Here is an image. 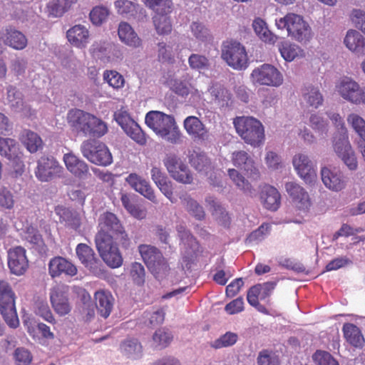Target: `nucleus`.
Wrapping results in <instances>:
<instances>
[{"mask_svg": "<svg viewBox=\"0 0 365 365\" xmlns=\"http://www.w3.org/2000/svg\"><path fill=\"white\" fill-rule=\"evenodd\" d=\"M67 119L73 130L85 137L99 138L108 131L107 125L101 118L80 109L71 110Z\"/></svg>", "mask_w": 365, "mask_h": 365, "instance_id": "nucleus-1", "label": "nucleus"}, {"mask_svg": "<svg viewBox=\"0 0 365 365\" xmlns=\"http://www.w3.org/2000/svg\"><path fill=\"white\" fill-rule=\"evenodd\" d=\"M148 127L172 144L182 142V135L173 115L158 110L149 111L145 118Z\"/></svg>", "mask_w": 365, "mask_h": 365, "instance_id": "nucleus-2", "label": "nucleus"}, {"mask_svg": "<svg viewBox=\"0 0 365 365\" xmlns=\"http://www.w3.org/2000/svg\"><path fill=\"white\" fill-rule=\"evenodd\" d=\"M233 125L239 136L252 147L261 145L264 140V128L262 123L251 116H237Z\"/></svg>", "mask_w": 365, "mask_h": 365, "instance_id": "nucleus-3", "label": "nucleus"}, {"mask_svg": "<svg viewBox=\"0 0 365 365\" xmlns=\"http://www.w3.org/2000/svg\"><path fill=\"white\" fill-rule=\"evenodd\" d=\"M275 24L279 29H286L288 36L299 43H306L312 38L311 26L302 16L297 14L288 13L284 17L276 19Z\"/></svg>", "mask_w": 365, "mask_h": 365, "instance_id": "nucleus-4", "label": "nucleus"}, {"mask_svg": "<svg viewBox=\"0 0 365 365\" xmlns=\"http://www.w3.org/2000/svg\"><path fill=\"white\" fill-rule=\"evenodd\" d=\"M15 301L16 294L10 284L0 280V312L11 328H16L19 325Z\"/></svg>", "mask_w": 365, "mask_h": 365, "instance_id": "nucleus-5", "label": "nucleus"}, {"mask_svg": "<svg viewBox=\"0 0 365 365\" xmlns=\"http://www.w3.org/2000/svg\"><path fill=\"white\" fill-rule=\"evenodd\" d=\"M95 243L101 258L108 267L116 269L123 265V257L113 237L100 235L95 239Z\"/></svg>", "mask_w": 365, "mask_h": 365, "instance_id": "nucleus-6", "label": "nucleus"}, {"mask_svg": "<svg viewBox=\"0 0 365 365\" xmlns=\"http://www.w3.org/2000/svg\"><path fill=\"white\" fill-rule=\"evenodd\" d=\"M81 152L93 164L108 166L113 163V157L108 147L96 140H84L81 145Z\"/></svg>", "mask_w": 365, "mask_h": 365, "instance_id": "nucleus-7", "label": "nucleus"}, {"mask_svg": "<svg viewBox=\"0 0 365 365\" xmlns=\"http://www.w3.org/2000/svg\"><path fill=\"white\" fill-rule=\"evenodd\" d=\"M221 56L234 69L242 70L247 66L248 57L245 48L237 41L223 42Z\"/></svg>", "mask_w": 365, "mask_h": 365, "instance_id": "nucleus-8", "label": "nucleus"}, {"mask_svg": "<svg viewBox=\"0 0 365 365\" xmlns=\"http://www.w3.org/2000/svg\"><path fill=\"white\" fill-rule=\"evenodd\" d=\"M170 176L177 182L182 184H191L193 176L189 168L175 154H170L163 160Z\"/></svg>", "mask_w": 365, "mask_h": 365, "instance_id": "nucleus-9", "label": "nucleus"}, {"mask_svg": "<svg viewBox=\"0 0 365 365\" xmlns=\"http://www.w3.org/2000/svg\"><path fill=\"white\" fill-rule=\"evenodd\" d=\"M251 77L254 83L263 86L278 87L283 83V76L278 69L267 63L254 69Z\"/></svg>", "mask_w": 365, "mask_h": 365, "instance_id": "nucleus-10", "label": "nucleus"}, {"mask_svg": "<svg viewBox=\"0 0 365 365\" xmlns=\"http://www.w3.org/2000/svg\"><path fill=\"white\" fill-rule=\"evenodd\" d=\"M69 287L58 284L51 289L50 301L53 309L60 316L70 313L71 307L68 301Z\"/></svg>", "mask_w": 365, "mask_h": 365, "instance_id": "nucleus-11", "label": "nucleus"}, {"mask_svg": "<svg viewBox=\"0 0 365 365\" xmlns=\"http://www.w3.org/2000/svg\"><path fill=\"white\" fill-rule=\"evenodd\" d=\"M139 252L148 268L152 272H159L165 269L168 264L160 251L155 247L140 245L138 247Z\"/></svg>", "mask_w": 365, "mask_h": 365, "instance_id": "nucleus-12", "label": "nucleus"}, {"mask_svg": "<svg viewBox=\"0 0 365 365\" xmlns=\"http://www.w3.org/2000/svg\"><path fill=\"white\" fill-rule=\"evenodd\" d=\"M63 167L53 156H42L38 160L35 171L36 178L42 182H48L56 176H60Z\"/></svg>", "mask_w": 365, "mask_h": 365, "instance_id": "nucleus-13", "label": "nucleus"}, {"mask_svg": "<svg viewBox=\"0 0 365 365\" xmlns=\"http://www.w3.org/2000/svg\"><path fill=\"white\" fill-rule=\"evenodd\" d=\"M232 162L233 165L252 180L259 179L260 173L256 167L255 161L245 150H239L232 153Z\"/></svg>", "mask_w": 365, "mask_h": 365, "instance_id": "nucleus-14", "label": "nucleus"}, {"mask_svg": "<svg viewBox=\"0 0 365 365\" xmlns=\"http://www.w3.org/2000/svg\"><path fill=\"white\" fill-rule=\"evenodd\" d=\"M98 230L96 235L95 239H98L99 236L103 235L108 237H113L117 233L123 231V225L116 215L110 212H106L102 214L98 219Z\"/></svg>", "mask_w": 365, "mask_h": 365, "instance_id": "nucleus-15", "label": "nucleus"}, {"mask_svg": "<svg viewBox=\"0 0 365 365\" xmlns=\"http://www.w3.org/2000/svg\"><path fill=\"white\" fill-rule=\"evenodd\" d=\"M26 250L17 246L8 252V266L11 273L20 276L24 274L29 268V260Z\"/></svg>", "mask_w": 365, "mask_h": 365, "instance_id": "nucleus-16", "label": "nucleus"}, {"mask_svg": "<svg viewBox=\"0 0 365 365\" xmlns=\"http://www.w3.org/2000/svg\"><path fill=\"white\" fill-rule=\"evenodd\" d=\"M335 89L344 99L359 105L361 88L356 81L351 78L344 77L336 83Z\"/></svg>", "mask_w": 365, "mask_h": 365, "instance_id": "nucleus-17", "label": "nucleus"}, {"mask_svg": "<svg viewBox=\"0 0 365 365\" xmlns=\"http://www.w3.org/2000/svg\"><path fill=\"white\" fill-rule=\"evenodd\" d=\"M292 164L298 175L306 182H312L316 178L314 165L308 155L296 154L293 157Z\"/></svg>", "mask_w": 365, "mask_h": 365, "instance_id": "nucleus-18", "label": "nucleus"}, {"mask_svg": "<svg viewBox=\"0 0 365 365\" xmlns=\"http://www.w3.org/2000/svg\"><path fill=\"white\" fill-rule=\"evenodd\" d=\"M183 126L193 141L202 143L208 140L209 131L197 117L187 116L183 121Z\"/></svg>", "mask_w": 365, "mask_h": 365, "instance_id": "nucleus-19", "label": "nucleus"}, {"mask_svg": "<svg viewBox=\"0 0 365 365\" xmlns=\"http://www.w3.org/2000/svg\"><path fill=\"white\" fill-rule=\"evenodd\" d=\"M76 255L81 262L92 272L97 274L101 272L102 263L96 257L94 250L84 243H80L76 248Z\"/></svg>", "mask_w": 365, "mask_h": 365, "instance_id": "nucleus-20", "label": "nucleus"}, {"mask_svg": "<svg viewBox=\"0 0 365 365\" xmlns=\"http://www.w3.org/2000/svg\"><path fill=\"white\" fill-rule=\"evenodd\" d=\"M285 189L292 202L299 210H307L312 205L311 199L306 190L294 182L285 184Z\"/></svg>", "mask_w": 365, "mask_h": 365, "instance_id": "nucleus-21", "label": "nucleus"}, {"mask_svg": "<svg viewBox=\"0 0 365 365\" xmlns=\"http://www.w3.org/2000/svg\"><path fill=\"white\" fill-rule=\"evenodd\" d=\"M125 181L135 191L152 202H158L153 189L145 178L136 173H130L125 178Z\"/></svg>", "mask_w": 365, "mask_h": 365, "instance_id": "nucleus-22", "label": "nucleus"}, {"mask_svg": "<svg viewBox=\"0 0 365 365\" xmlns=\"http://www.w3.org/2000/svg\"><path fill=\"white\" fill-rule=\"evenodd\" d=\"M0 155L16 163L21 170H23L24 164L21 161L23 155L20 151L18 143L15 140L0 137Z\"/></svg>", "mask_w": 365, "mask_h": 365, "instance_id": "nucleus-23", "label": "nucleus"}, {"mask_svg": "<svg viewBox=\"0 0 365 365\" xmlns=\"http://www.w3.org/2000/svg\"><path fill=\"white\" fill-rule=\"evenodd\" d=\"M48 273L52 278L65 274L75 276L77 274L76 267L63 257H54L48 263Z\"/></svg>", "mask_w": 365, "mask_h": 365, "instance_id": "nucleus-24", "label": "nucleus"}, {"mask_svg": "<svg viewBox=\"0 0 365 365\" xmlns=\"http://www.w3.org/2000/svg\"><path fill=\"white\" fill-rule=\"evenodd\" d=\"M321 176L324 185L331 190L339 192L346 187V181L340 170L324 167L321 170Z\"/></svg>", "mask_w": 365, "mask_h": 365, "instance_id": "nucleus-25", "label": "nucleus"}, {"mask_svg": "<svg viewBox=\"0 0 365 365\" xmlns=\"http://www.w3.org/2000/svg\"><path fill=\"white\" fill-rule=\"evenodd\" d=\"M66 169L75 177L83 178L89 173L88 165L72 152L63 155Z\"/></svg>", "mask_w": 365, "mask_h": 365, "instance_id": "nucleus-26", "label": "nucleus"}, {"mask_svg": "<svg viewBox=\"0 0 365 365\" xmlns=\"http://www.w3.org/2000/svg\"><path fill=\"white\" fill-rule=\"evenodd\" d=\"M68 42L78 48H84L89 42L90 33L83 25L77 24L70 28L66 32Z\"/></svg>", "mask_w": 365, "mask_h": 365, "instance_id": "nucleus-27", "label": "nucleus"}, {"mask_svg": "<svg viewBox=\"0 0 365 365\" xmlns=\"http://www.w3.org/2000/svg\"><path fill=\"white\" fill-rule=\"evenodd\" d=\"M260 200L264 208L276 211L281 203V195L274 187L265 185L260 191Z\"/></svg>", "mask_w": 365, "mask_h": 365, "instance_id": "nucleus-28", "label": "nucleus"}, {"mask_svg": "<svg viewBox=\"0 0 365 365\" xmlns=\"http://www.w3.org/2000/svg\"><path fill=\"white\" fill-rule=\"evenodd\" d=\"M4 43L13 49L20 51L27 46L28 39L22 32L13 26H9L5 29Z\"/></svg>", "mask_w": 365, "mask_h": 365, "instance_id": "nucleus-29", "label": "nucleus"}, {"mask_svg": "<svg viewBox=\"0 0 365 365\" xmlns=\"http://www.w3.org/2000/svg\"><path fill=\"white\" fill-rule=\"evenodd\" d=\"M96 306L98 314L107 318L110 314L114 302V298L111 293L106 290H98L94 294Z\"/></svg>", "mask_w": 365, "mask_h": 365, "instance_id": "nucleus-30", "label": "nucleus"}, {"mask_svg": "<svg viewBox=\"0 0 365 365\" xmlns=\"http://www.w3.org/2000/svg\"><path fill=\"white\" fill-rule=\"evenodd\" d=\"M346 47L359 56L365 55V38L357 31L350 29L344 39Z\"/></svg>", "mask_w": 365, "mask_h": 365, "instance_id": "nucleus-31", "label": "nucleus"}, {"mask_svg": "<svg viewBox=\"0 0 365 365\" xmlns=\"http://www.w3.org/2000/svg\"><path fill=\"white\" fill-rule=\"evenodd\" d=\"M118 34L120 41L128 46L138 48L142 45L141 39L133 28L126 22H121L118 26Z\"/></svg>", "mask_w": 365, "mask_h": 365, "instance_id": "nucleus-32", "label": "nucleus"}, {"mask_svg": "<svg viewBox=\"0 0 365 365\" xmlns=\"http://www.w3.org/2000/svg\"><path fill=\"white\" fill-rule=\"evenodd\" d=\"M213 101L220 107H227L232 103V94L223 85L212 83L208 89Z\"/></svg>", "mask_w": 365, "mask_h": 365, "instance_id": "nucleus-33", "label": "nucleus"}, {"mask_svg": "<svg viewBox=\"0 0 365 365\" xmlns=\"http://www.w3.org/2000/svg\"><path fill=\"white\" fill-rule=\"evenodd\" d=\"M344 337L352 346L361 348L364 344V338L361 329L354 324L345 323L342 327Z\"/></svg>", "mask_w": 365, "mask_h": 365, "instance_id": "nucleus-34", "label": "nucleus"}, {"mask_svg": "<svg viewBox=\"0 0 365 365\" xmlns=\"http://www.w3.org/2000/svg\"><path fill=\"white\" fill-rule=\"evenodd\" d=\"M303 102L308 107L318 108L324 103V97L318 87L307 86L302 89Z\"/></svg>", "mask_w": 365, "mask_h": 365, "instance_id": "nucleus-35", "label": "nucleus"}, {"mask_svg": "<svg viewBox=\"0 0 365 365\" xmlns=\"http://www.w3.org/2000/svg\"><path fill=\"white\" fill-rule=\"evenodd\" d=\"M205 202L208 210L216 220L224 227H227L230 223V217L225 208L212 196L207 197Z\"/></svg>", "mask_w": 365, "mask_h": 365, "instance_id": "nucleus-36", "label": "nucleus"}, {"mask_svg": "<svg viewBox=\"0 0 365 365\" xmlns=\"http://www.w3.org/2000/svg\"><path fill=\"white\" fill-rule=\"evenodd\" d=\"M331 147L337 157L353 149L349 138V133L345 130L341 133H334L331 137Z\"/></svg>", "mask_w": 365, "mask_h": 365, "instance_id": "nucleus-37", "label": "nucleus"}, {"mask_svg": "<svg viewBox=\"0 0 365 365\" xmlns=\"http://www.w3.org/2000/svg\"><path fill=\"white\" fill-rule=\"evenodd\" d=\"M190 165L198 172L207 173L211 168V163L204 152L193 150L188 156Z\"/></svg>", "mask_w": 365, "mask_h": 365, "instance_id": "nucleus-38", "label": "nucleus"}, {"mask_svg": "<svg viewBox=\"0 0 365 365\" xmlns=\"http://www.w3.org/2000/svg\"><path fill=\"white\" fill-rule=\"evenodd\" d=\"M77 0H52L48 4V9L55 17L62 16L76 4Z\"/></svg>", "mask_w": 365, "mask_h": 365, "instance_id": "nucleus-39", "label": "nucleus"}, {"mask_svg": "<svg viewBox=\"0 0 365 365\" xmlns=\"http://www.w3.org/2000/svg\"><path fill=\"white\" fill-rule=\"evenodd\" d=\"M252 27L255 32L259 38L264 42H274L276 36L267 28L266 22L260 19L257 18L252 23Z\"/></svg>", "mask_w": 365, "mask_h": 365, "instance_id": "nucleus-40", "label": "nucleus"}, {"mask_svg": "<svg viewBox=\"0 0 365 365\" xmlns=\"http://www.w3.org/2000/svg\"><path fill=\"white\" fill-rule=\"evenodd\" d=\"M120 351L128 358L137 359L141 356L142 346L137 339H129L122 342Z\"/></svg>", "mask_w": 365, "mask_h": 365, "instance_id": "nucleus-41", "label": "nucleus"}, {"mask_svg": "<svg viewBox=\"0 0 365 365\" xmlns=\"http://www.w3.org/2000/svg\"><path fill=\"white\" fill-rule=\"evenodd\" d=\"M120 201L123 207L134 217L144 219L146 217V211L142 210L139 206L133 204L129 194L120 192Z\"/></svg>", "mask_w": 365, "mask_h": 365, "instance_id": "nucleus-42", "label": "nucleus"}, {"mask_svg": "<svg viewBox=\"0 0 365 365\" xmlns=\"http://www.w3.org/2000/svg\"><path fill=\"white\" fill-rule=\"evenodd\" d=\"M21 140L27 150L31 153L37 152L43 145V141L40 136L31 130L25 131Z\"/></svg>", "mask_w": 365, "mask_h": 365, "instance_id": "nucleus-43", "label": "nucleus"}, {"mask_svg": "<svg viewBox=\"0 0 365 365\" xmlns=\"http://www.w3.org/2000/svg\"><path fill=\"white\" fill-rule=\"evenodd\" d=\"M145 4L156 13L155 16H168L172 11L173 3L170 0H142Z\"/></svg>", "mask_w": 365, "mask_h": 365, "instance_id": "nucleus-44", "label": "nucleus"}, {"mask_svg": "<svg viewBox=\"0 0 365 365\" xmlns=\"http://www.w3.org/2000/svg\"><path fill=\"white\" fill-rule=\"evenodd\" d=\"M155 29L159 35H168L171 33L173 26L170 18L165 15H158L153 17Z\"/></svg>", "mask_w": 365, "mask_h": 365, "instance_id": "nucleus-45", "label": "nucleus"}, {"mask_svg": "<svg viewBox=\"0 0 365 365\" xmlns=\"http://www.w3.org/2000/svg\"><path fill=\"white\" fill-rule=\"evenodd\" d=\"M347 122L359 136L361 141L365 143V120L358 114L351 113Z\"/></svg>", "mask_w": 365, "mask_h": 365, "instance_id": "nucleus-46", "label": "nucleus"}, {"mask_svg": "<svg viewBox=\"0 0 365 365\" xmlns=\"http://www.w3.org/2000/svg\"><path fill=\"white\" fill-rule=\"evenodd\" d=\"M185 206L187 212L197 220H202L205 218V213L203 207L190 196L184 199Z\"/></svg>", "mask_w": 365, "mask_h": 365, "instance_id": "nucleus-47", "label": "nucleus"}, {"mask_svg": "<svg viewBox=\"0 0 365 365\" xmlns=\"http://www.w3.org/2000/svg\"><path fill=\"white\" fill-rule=\"evenodd\" d=\"M124 131L139 145H143L146 143L147 139L145 134L136 122H131L130 126Z\"/></svg>", "mask_w": 365, "mask_h": 365, "instance_id": "nucleus-48", "label": "nucleus"}, {"mask_svg": "<svg viewBox=\"0 0 365 365\" xmlns=\"http://www.w3.org/2000/svg\"><path fill=\"white\" fill-rule=\"evenodd\" d=\"M309 125L321 135H326L328 133V123L324 118L317 113H313L309 117Z\"/></svg>", "mask_w": 365, "mask_h": 365, "instance_id": "nucleus-49", "label": "nucleus"}, {"mask_svg": "<svg viewBox=\"0 0 365 365\" xmlns=\"http://www.w3.org/2000/svg\"><path fill=\"white\" fill-rule=\"evenodd\" d=\"M115 6L118 14L134 16L137 13L138 6L129 0H117Z\"/></svg>", "mask_w": 365, "mask_h": 365, "instance_id": "nucleus-50", "label": "nucleus"}, {"mask_svg": "<svg viewBox=\"0 0 365 365\" xmlns=\"http://www.w3.org/2000/svg\"><path fill=\"white\" fill-rule=\"evenodd\" d=\"M103 79L110 86L115 89H120L124 86L123 76L116 71H106L103 73Z\"/></svg>", "mask_w": 365, "mask_h": 365, "instance_id": "nucleus-51", "label": "nucleus"}, {"mask_svg": "<svg viewBox=\"0 0 365 365\" xmlns=\"http://www.w3.org/2000/svg\"><path fill=\"white\" fill-rule=\"evenodd\" d=\"M158 58L160 62L173 63L175 54L171 46L167 45L165 42L158 43Z\"/></svg>", "mask_w": 365, "mask_h": 365, "instance_id": "nucleus-52", "label": "nucleus"}, {"mask_svg": "<svg viewBox=\"0 0 365 365\" xmlns=\"http://www.w3.org/2000/svg\"><path fill=\"white\" fill-rule=\"evenodd\" d=\"M228 175L233 182L241 190L245 192H251L252 186L250 183L245 180L239 171L235 169H229Z\"/></svg>", "mask_w": 365, "mask_h": 365, "instance_id": "nucleus-53", "label": "nucleus"}, {"mask_svg": "<svg viewBox=\"0 0 365 365\" xmlns=\"http://www.w3.org/2000/svg\"><path fill=\"white\" fill-rule=\"evenodd\" d=\"M153 339L157 346L160 348L168 346L173 340L171 332L165 329H159L153 334Z\"/></svg>", "mask_w": 365, "mask_h": 365, "instance_id": "nucleus-54", "label": "nucleus"}, {"mask_svg": "<svg viewBox=\"0 0 365 365\" xmlns=\"http://www.w3.org/2000/svg\"><path fill=\"white\" fill-rule=\"evenodd\" d=\"M237 339L238 335L236 333L227 331L213 342L212 347L215 349H220L230 346L234 345Z\"/></svg>", "mask_w": 365, "mask_h": 365, "instance_id": "nucleus-55", "label": "nucleus"}, {"mask_svg": "<svg viewBox=\"0 0 365 365\" xmlns=\"http://www.w3.org/2000/svg\"><path fill=\"white\" fill-rule=\"evenodd\" d=\"M302 52V50L297 45L285 43L280 48V53L283 58L287 61H292Z\"/></svg>", "mask_w": 365, "mask_h": 365, "instance_id": "nucleus-56", "label": "nucleus"}, {"mask_svg": "<svg viewBox=\"0 0 365 365\" xmlns=\"http://www.w3.org/2000/svg\"><path fill=\"white\" fill-rule=\"evenodd\" d=\"M188 63L191 68L198 71L207 69L210 65L206 56L196 53L190 56Z\"/></svg>", "mask_w": 365, "mask_h": 365, "instance_id": "nucleus-57", "label": "nucleus"}, {"mask_svg": "<svg viewBox=\"0 0 365 365\" xmlns=\"http://www.w3.org/2000/svg\"><path fill=\"white\" fill-rule=\"evenodd\" d=\"M259 365H279L278 356L271 351L264 349L261 351L257 356Z\"/></svg>", "mask_w": 365, "mask_h": 365, "instance_id": "nucleus-58", "label": "nucleus"}, {"mask_svg": "<svg viewBox=\"0 0 365 365\" xmlns=\"http://www.w3.org/2000/svg\"><path fill=\"white\" fill-rule=\"evenodd\" d=\"M109 12L108 10L104 6H96L90 12V19L95 25H101L105 21Z\"/></svg>", "mask_w": 365, "mask_h": 365, "instance_id": "nucleus-59", "label": "nucleus"}, {"mask_svg": "<svg viewBox=\"0 0 365 365\" xmlns=\"http://www.w3.org/2000/svg\"><path fill=\"white\" fill-rule=\"evenodd\" d=\"M190 30L192 35L201 41H207L210 37L208 29L202 23L192 22L190 25Z\"/></svg>", "mask_w": 365, "mask_h": 365, "instance_id": "nucleus-60", "label": "nucleus"}, {"mask_svg": "<svg viewBox=\"0 0 365 365\" xmlns=\"http://www.w3.org/2000/svg\"><path fill=\"white\" fill-rule=\"evenodd\" d=\"M15 203L13 193L6 187L0 189V207L4 209L11 210Z\"/></svg>", "mask_w": 365, "mask_h": 365, "instance_id": "nucleus-61", "label": "nucleus"}, {"mask_svg": "<svg viewBox=\"0 0 365 365\" xmlns=\"http://www.w3.org/2000/svg\"><path fill=\"white\" fill-rule=\"evenodd\" d=\"M14 355L16 365H29L32 361L31 352L24 347L17 348Z\"/></svg>", "mask_w": 365, "mask_h": 365, "instance_id": "nucleus-62", "label": "nucleus"}, {"mask_svg": "<svg viewBox=\"0 0 365 365\" xmlns=\"http://www.w3.org/2000/svg\"><path fill=\"white\" fill-rule=\"evenodd\" d=\"M270 230V225L269 223H262L257 230L252 232L247 237V241L249 242L262 241L265 235L269 233Z\"/></svg>", "mask_w": 365, "mask_h": 365, "instance_id": "nucleus-63", "label": "nucleus"}, {"mask_svg": "<svg viewBox=\"0 0 365 365\" xmlns=\"http://www.w3.org/2000/svg\"><path fill=\"white\" fill-rule=\"evenodd\" d=\"M313 359L318 365H339L338 361L327 351H317Z\"/></svg>", "mask_w": 365, "mask_h": 365, "instance_id": "nucleus-64", "label": "nucleus"}]
</instances>
